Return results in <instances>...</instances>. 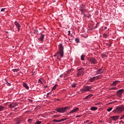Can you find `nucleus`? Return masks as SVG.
<instances>
[{
  "label": "nucleus",
  "instance_id": "obj_35",
  "mask_svg": "<svg viewBox=\"0 0 124 124\" xmlns=\"http://www.w3.org/2000/svg\"><path fill=\"white\" fill-rule=\"evenodd\" d=\"M59 56H61L60 54H57V53L55 55H54V57L57 56L59 58Z\"/></svg>",
  "mask_w": 124,
  "mask_h": 124
},
{
  "label": "nucleus",
  "instance_id": "obj_2",
  "mask_svg": "<svg viewBox=\"0 0 124 124\" xmlns=\"http://www.w3.org/2000/svg\"><path fill=\"white\" fill-rule=\"evenodd\" d=\"M69 109V107H66L63 108H57L55 110L59 113H64V112H66L67 109Z\"/></svg>",
  "mask_w": 124,
  "mask_h": 124
},
{
  "label": "nucleus",
  "instance_id": "obj_49",
  "mask_svg": "<svg viewBox=\"0 0 124 124\" xmlns=\"http://www.w3.org/2000/svg\"><path fill=\"white\" fill-rule=\"evenodd\" d=\"M84 16H86V15H84Z\"/></svg>",
  "mask_w": 124,
  "mask_h": 124
},
{
  "label": "nucleus",
  "instance_id": "obj_44",
  "mask_svg": "<svg viewBox=\"0 0 124 124\" xmlns=\"http://www.w3.org/2000/svg\"><path fill=\"white\" fill-rule=\"evenodd\" d=\"M60 77H61V78L62 77V75H60Z\"/></svg>",
  "mask_w": 124,
  "mask_h": 124
},
{
  "label": "nucleus",
  "instance_id": "obj_37",
  "mask_svg": "<svg viewBox=\"0 0 124 124\" xmlns=\"http://www.w3.org/2000/svg\"><path fill=\"white\" fill-rule=\"evenodd\" d=\"M102 57H103L104 58H106V57H107V55H106V54H103Z\"/></svg>",
  "mask_w": 124,
  "mask_h": 124
},
{
  "label": "nucleus",
  "instance_id": "obj_43",
  "mask_svg": "<svg viewBox=\"0 0 124 124\" xmlns=\"http://www.w3.org/2000/svg\"><path fill=\"white\" fill-rule=\"evenodd\" d=\"M105 30H107V27H105L104 28Z\"/></svg>",
  "mask_w": 124,
  "mask_h": 124
},
{
  "label": "nucleus",
  "instance_id": "obj_36",
  "mask_svg": "<svg viewBox=\"0 0 124 124\" xmlns=\"http://www.w3.org/2000/svg\"><path fill=\"white\" fill-rule=\"evenodd\" d=\"M4 10H5V8H2L1 9V12H4Z\"/></svg>",
  "mask_w": 124,
  "mask_h": 124
},
{
  "label": "nucleus",
  "instance_id": "obj_3",
  "mask_svg": "<svg viewBox=\"0 0 124 124\" xmlns=\"http://www.w3.org/2000/svg\"><path fill=\"white\" fill-rule=\"evenodd\" d=\"M59 50L57 52V55H60V57H63V46L62 44L59 45Z\"/></svg>",
  "mask_w": 124,
  "mask_h": 124
},
{
  "label": "nucleus",
  "instance_id": "obj_27",
  "mask_svg": "<svg viewBox=\"0 0 124 124\" xmlns=\"http://www.w3.org/2000/svg\"><path fill=\"white\" fill-rule=\"evenodd\" d=\"M4 109V107L0 106V111H2Z\"/></svg>",
  "mask_w": 124,
  "mask_h": 124
},
{
  "label": "nucleus",
  "instance_id": "obj_38",
  "mask_svg": "<svg viewBox=\"0 0 124 124\" xmlns=\"http://www.w3.org/2000/svg\"><path fill=\"white\" fill-rule=\"evenodd\" d=\"M110 90H116V87H113L110 89Z\"/></svg>",
  "mask_w": 124,
  "mask_h": 124
},
{
  "label": "nucleus",
  "instance_id": "obj_40",
  "mask_svg": "<svg viewBox=\"0 0 124 124\" xmlns=\"http://www.w3.org/2000/svg\"><path fill=\"white\" fill-rule=\"evenodd\" d=\"M82 115H78L76 116V118H80V117Z\"/></svg>",
  "mask_w": 124,
  "mask_h": 124
},
{
  "label": "nucleus",
  "instance_id": "obj_34",
  "mask_svg": "<svg viewBox=\"0 0 124 124\" xmlns=\"http://www.w3.org/2000/svg\"><path fill=\"white\" fill-rule=\"evenodd\" d=\"M80 11H81L82 13H84V12H85V11L86 10V9H84V10H79Z\"/></svg>",
  "mask_w": 124,
  "mask_h": 124
},
{
  "label": "nucleus",
  "instance_id": "obj_21",
  "mask_svg": "<svg viewBox=\"0 0 124 124\" xmlns=\"http://www.w3.org/2000/svg\"><path fill=\"white\" fill-rule=\"evenodd\" d=\"M57 87H58V85H57V84L55 85L53 87V88H52V90L53 91V90H56V89L57 88Z\"/></svg>",
  "mask_w": 124,
  "mask_h": 124
},
{
  "label": "nucleus",
  "instance_id": "obj_42",
  "mask_svg": "<svg viewBox=\"0 0 124 124\" xmlns=\"http://www.w3.org/2000/svg\"><path fill=\"white\" fill-rule=\"evenodd\" d=\"M49 94H50V93H47V94H46L47 97H48V96H49Z\"/></svg>",
  "mask_w": 124,
  "mask_h": 124
},
{
  "label": "nucleus",
  "instance_id": "obj_46",
  "mask_svg": "<svg viewBox=\"0 0 124 124\" xmlns=\"http://www.w3.org/2000/svg\"><path fill=\"white\" fill-rule=\"evenodd\" d=\"M47 87H48V86H47V85H46V86H45V88H47Z\"/></svg>",
  "mask_w": 124,
  "mask_h": 124
},
{
  "label": "nucleus",
  "instance_id": "obj_31",
  "mask_svg": "<svg viewBox=\"0 0 124 124\" xmlns=\"http://www.w3.org/2000/svg\"><path fill=\"white\" fill-rule=\"evenodd\" d=\"M38 83H40V84H43V82L40 79L38 80Z\"/></svg>",
  "mask_w": 124,
  "mask_h": 124
},
{
  "label": "nucleus",
  "instance_id": "obj_29",
  "mask_svg": "<svg viewBox=\"0 0 124 124\" xmlns=\"http://www.w3.org/2000/svg\"><path fill=\"white\" fill-rule=\"evenodd\" d=\"M41 121H37L35 123V124H41Z\"/></svg>",
  "mask_w": 124,
  "mask_h": 124
},
{
  "label": "nucleus",
  "instance_id": "obj_12",
  "mask_svg": "<svg viewBox=\"0 0 124 124\" xmlns=\"http://www.w3.org/2000/svg\"><path fill=\"white\" fill-rule=\"evenodd\" d=\"M93 94H90L88 95V96H86L84 98H83V99L84 100L90 99V98H91V97H92L93 96Z\"/></svg>",
  "mask_w": 124,
  "mask_h": 124
},
{
  "label": "nucleus",
  "instance_id": "obj_33",
  "mask_svg": "<svg viewBox=\"0 0 124 124\" xmlns=\"http://www.w3.org/2000/svg\"><path fill=\"white\" fill-rule=\"evenodd\" d=\"M124 115L122 116L120 118V120H124Z\"/></svg>",
  "mask_w": 124,
  "mask_h": 124
},
{
  "label": "nucleus",
  "instance_id": "obj_24",
  "mask_svg": "<svg viewBox=\"0 0 124 124\" xmlns=\"http://www.w3.org/2000/svg\"><path fill=\"white\" fill-rule=\"evenodd\" d=\"M113 109V108H110L107 109L108 112H111Z\"/></svg>",
  "mask_w": 124,
  "mask_h": 124
},
{
  "label": "nucleus",
  "instance_id": "obj_13",
  "mask_svg": "<svg viewBox=\"0 0 124 124\" xmlns=\"http://www.w3.org/2000/svg\"><path fill=\"white\" fill-rule=\"evenodd\" d=\"M44 35H43V34H41L40 38L38 39V40H39V41H43L44 40Z\"/></svg>",
  "mask_w": 124,
  "mask_h": 124
},
{
  "label": "nucleus",
  "instance_id": "obj_5",
  "mask_svg": "<svg viewBox=\"0 0 124 124\" xmlns=\"http://www.w3.org/2000/svg\"><path fill=\"white\" fill-rule=\"evenodd\" d=\"M89 62H91L92 64H93H93H96V63H97V61L93 58L89 59Z\"/></svg>",
  "mask_w": 124,
  "mask_h": 124
},
{
  "label": "nucleus",
  "instance_id": "obj_41",
  "mask_svg": "<svg viewBox=\"0 0 124 124\" xmlns=\"http://www.w3.org/2000/svg\"><path fill=\"white\" fill-rule=\"evenodd\" d=\"M70 35V31H68V35Z\"/></svg>",
  "mask_w": 124,
  "mask_h": 124
},
{
  "label": "nucleus",
  "instance_id": "obj_14",
  "mask_svg": "<svg viewBox=\"0 0 124 124\" xmlns=\"http://www.w3.org/2000/svg\"><path fill=\"white\" fill-rule=\"evenodd\" d=\"M118 83H120V81L118 80H115L112 83H111V85L113 86V87L117 85V84Z\"/></svg>",
  "mask_w": 124,
  "mask_h": 124
},
{
  "label": "nucleus",
  "instance_id": "obj_47",
  "mask_svg": "<svg viewBox=\"0 0 124 124\" xmlns=\"http://www.w3.org/2000/svg\"><path fill=\"white\" fill-rule=\"evenodd\" d=\"M17 124H20V122H17Z\"/></svg>",
  "mask_w": 124,
  "mask_h": 124
},
{
  "label": "nucleus",
  "instance_id": "obj_11",
  "mask_svg": "<svg viewBox=\"0 0 124 124\" xmlns=\"http://www.w3.org/2000/svg\"><path fill=\"white\" fill-rule=\"evenodd\" d=\"M96 74H101L102 73H103V69H102V67L100 69H99V70H98L96 72Z\"/></svg>",
  "mask_w": 124,
  "mask_h": 124
},
{
  "label": "nucleus",
  "instance_id": "obj_25",
  "mask_svg": "<svg viewBox=\"0 0 124 124\" xmlns=\"http://www.w3.org/2000/svg\"><path fill=\"white\" fill-rule=\"evenodd\" d=\"M75 41L77 43H79V42H80V40L78 38H76Z\"/></svg>",
  "mask_w": 124,
  "mask_h": 124
},
{
  "label": "nucleus",
  "instance_id": "obj_18",
  "mask_svg": "<svg viewBox=\"0 0 124 124\" xmlns=\"http://www.w3.org/2000/svg\"><path fill=\"white\" fill-rule=\"evenodd\" d=\"M91 110H93V111H95V110H97V108L94 107H91Z\"/></svg>",
  "mask_w": 124,
  "mask_h": 124
},
{
  "label": "nucleus",
  "instance_id": "obj_32",
  "mask_svg": "<svg viewBox=\"0 0 124 124\" xmlns=\"http://www.w3.org/2000/svg\"><path fill=\"white\" fill-rule=\"evenodd\" d=\"M28 122H29V123H32V119H28Z\"/></svg>",
  "mask_w": 124,
  "mask_h": 124
},
{
  "label": "nucleus",
  "instance_id": "obj_17",
  "mask_svg": "<svg viewBox=\"0 0 124 124\" xmlns=\"http://www.w3.org/2000/svg\"><path fill=\"white\" fill-rule=\"evenodd\" d=\"M85 9V5L84 4H81L79 7V10H84Z\"/></svg>",
  "mask_w": 124,
  "mask_h": 124
},
{
  "label": "nucleus",
  "instance_id": "obj_10",
  "mask_svg": "<svg viewBox=\"0 0 124 124\" xmlns=\"http://www.w3.org/2000/svg\"><path fill=\"white\" fill-rule=\"evenodd\" d=\"M15 24L17 28L18 31H20V30H21V26H20V24L19 23L17 22L16 21L15 22Z\"/></svg>",
  "mask_w": 124,
  "mask_h": 124
},
{
  "label": "nucleus",
  "instance_id": "obj_4",
  "mask_svg": "<svg viewBox=\"0 0 124 124\" xmlns=\"http://www.w3.org/2000/svg\"><path fill=\"white\" fill-rule=\"evenodd\" d=\"M92 88H93V86H84L82 89L80 90V92H87V91H88V92H91L90 90H92Z\"/></svg>",
  "mask_w": 124,
  "mask_h": 124
},
{
  "label": "nucleus",
  "instance_id": "obj_6",
  "mask_svg": "<svg viewBox=\"0 0 124 124\" xmlns=\"http://www.w3.org/2000/svg\"><path fill=\"white\" fill-rule=\"evenodd\" d=\"M79 111V108L77 107H75L73 108V109L70 111L69 113L70 114H73V113H75L76 112H78Z\"/></svg>",
  "mask_w": 124,
  "mask_h": 124
},
{
  "label": "nucleus",
  "instance_id": "obj_39",
  "mask_svg": "<svg viewBox=\"0 0 124 124\" xmlns=\"http://www.w3.org/2000/svg\"><path fill=\"white\" fill-rule=\"evenodd\" d=\"M6 83H7V86H10V84L8 82L6 81Z\"/></svg>",
  "mask_w": 124,
  "mask_h": 124
},
{
  "label": "nucleus",
  "instance_id": "obj_15",
  "mask_svg": "<svg viewBox=\"0 0 124 124\" xmlns=\"http://www.w3.org/2000/svg\"><path fill=\"white\" fill-rule=\"evenodd\" d=\"M96 77H94L89 79L90 82H94V81H95V79H96Z\"/></svg>",
  "mask_w": 124,
  "mask_h": 124
},
{
  "label": "nucleus",
  "instance_id": "obj_1",
  "mask_svg": "<svg viewBox=\"0 0 124 124\" xmlns=\"http://www.w3.org/2000/svg\"><path fill=\"white\" fill-rule=\"evenodd\" d=\"M124 110V107L123 106H120L117 107L115 109L113 110V112L115 114H120V113H122L123 111Z\"/></svg>",
  "mask_w": 124,
  "mask_h": 124
},
{
  "label": "nucleus",
  "instance_id": "obj_28",
  "mask_svg": "<svg viewBox=\"0 0 124 124\" xmlns=\"http://www.w3.org/2000/svg\"><path fill=\"white\" fill-rule=\"evenodd\" d=\"M53 122H55V123H60V120H54Z\"/></svg>",
  "mask_w": 124,
  "mask_h": 124
},
{
  "label": "nucleus",
  "instance_id": "obj_45",
  "mask_svg": "<svg viewBox=\"0 0 124 124\" xmlns=\"http://www.w3.org/2000/svg\"><path fill=\"white\" fill-rule=\"evenodd\" d=\"M120 123H123V121L121 120L120 121Z\"/></svg>",
  "mask_w": 124,
  "mask_h": 124
},
{
  "label": "nucleus",
  "instance_id": "obj_22",
  "mask_svg": "<svg viewBox=\"0 0 124 124\" xmlns=\"http://www.w3.org/2000/svg\"><path fill=\"white\" fill-rule=\"evenodd\" d=\"M66 120H67V118L62 119L60 120V123H62V122H63L64 121H66Z\"/></svg>",
  "mask_w": 124,
  "mask_h": 124
},
{
  "label": "nucleus",
  "instance_id": "obj_19",
  "mask_svg": "<svg viewBox=\"0 0 124 124\" xmlns=\"http://www.w3.org/2000/svg\"><path fill=\"white\" fill-rule=\"evenodd\" d=\"M10 106V108H11V109H12V108H15V107L16 106V105H14L13 104H10L9 105Z\"/></svg>",
  "mask_w": 124,
  "mask_h": 124
},
{
  "label": "nucleus",
  "instance_id": "obj_30",
  "mask_svg": "<svg viewBox=\"0 0 124 124\" xmlns=\"http://www.w3.org/2000/svg\"><path fill=\"white\" fill-rule=\"evenodd\" d=\"M38 31V30H34V34H36L37 33V32Z\"/></svg>",
  "mask_w": 124,
  "mask_h": 124
},
{
  "label": "nucleus",
  "instance_id": "obj_7",
  "mask_svg": "<svg viewBox=\"0 0 124 124\" xmlns=\"http://www.w3.org/2000/svg\"><path fill=\"white\" fill-rule=\"evenodd\" d=\"M120 118V116L116 115V116H112L110 117V119H112V121H117Z\"/></svg>",
  "mask_w": 124,
  "mask_h": 124
},
{
  "label": "nucleus",
  "instance_id": "obj_8",
  "mask_svg": "<svg viewBox=\"0 0 124 124\" xmlns=\"http://www.w3.org/2000/svg\"><path fill=\"white\" fill-rule=\"evenodd\" d=\"M124 89H121L118 90V91L116 92L117 95H118V96H121L123 94V93H124Z\"/></svg>",
  "mask_w": 124,
  "mask_h": 124
},
{
  "label": "nucleus",
  "instance_id": "obj_20",
  "mask_svg": "<svg viewBox=\"0 0 124 124\" xmlns=\"http://www.w3.org/2000/svg\"><path fill=\"white\" fill-rule=\"evenodd\" d=\"M76 85H77V84H76V83H73L71 85V87H72V88H76Z\"/></svg>",
  "mask_w": 124,
  "mask_h": 124
},
{
  "label": "nucleus",
  "instance_id": "obj_26",
  "mask_svg": "<svg viewBox=\"0 0 124 124\" xmlns=\"http://www.w3.org/2000/svg\"><path fill=\"white\" fill-rule=\"evenodd\" d=\"M14 72H17V71H19V69H14L12 70Z\"/></svg>",
  "mask_w": 124,
  "mask_h": 124
},
{
  "label": "nucleus",
  "instance_id": "obj_16",
  "mask_svg": "<svg viewBox=\"0 0 124 124\" xmlns=\"http://www.w3.org/2000/svg\"><path fill=\"white\" fill-rule=\"evenodd\" d=\"M23 86L24 87V88H25V89H26V90H29V88L27 83L23 82Z\"/></svg>",
  "mask_w": 124,
  "mask_h": 124
},
{
  "label": "nucleus",
  "instance_id": "obj_48",
  "mask_svg": "<svg viewBox=\"0 0 124 124\" xmlns=\"http://www.w3.org/2000/svg\"><path fill=\"white\" fill-rule=\"evenodd\" d=\"M86 122H87V123H89V121H87Z\"/></svg>",
  "mask_w": 124,
  "mask_h": 124
},
{
  "label": "nucleus",
  "instance_id": "obj_23",
  "mask_svg": "<svg viewBox=\"0 0 124 124\" xmlns=\"http://www.w3.org/2000/svg\"><path fill=\"white\" fill-rule=\"evenodd\" d=\"M84 58H85V55H84V54H82L81 56V61H84Z\"/></svg>",
  "mask_w": 124,
  "mask_h": 124
},
{
  "label": "nucleus",
  "instance_id": "obj_9",
  "mask_svg": "<svg viewBox=\"0 0 124 124\" xmlns=\"http://www.w3.org/2000/svg\"><path fill=\"white\" fill-rule=\"evenodd\" d=\"M80 75H84V71H83V69H78V76H80Z\"/></svg>",
  "mask_w": 124,
  "mask_h": 124
}]
</instances>
